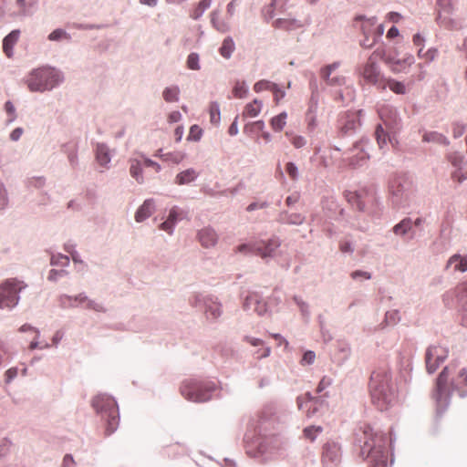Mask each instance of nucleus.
<instances>
[{
	"mask_svg": "<svg viewBox=\"0 0 467 467\" xmlns=\"http://www.w3.org/2000/svg\"><path fill=\"white\" fill-rule=\"evenodd\" d=\"M453 391L461 397L467 395V368L461 367L456 359L451 360L438 376L432 398L440 408H443Z\"/></svg>",
	"mask_w": 467,
	"mask_h": 467,
	"instance_id": "nucleus-1",
	"label": "nucleus"
},
{
	"mask_svg": "<svg viewBox=\"0 0 467 467\" xmlns=\"http://www.w3.org/2000/svg\"><path fill=\"white\" fill-rule=\"evenodd\" d=\"M371 402L378 410L384 411L392 407L398 400V386L389 368L386 366L373 370L368 384Z\"/></svg>",
	"mask_w": 467,
	"mask_h": 467,
	"instance_id": "nucleus-2",
	"label": "nucleus"
},
{
	"mask_svg": "<svg viewBox=\"0 0 467 467\" xmlns=\"http://www.w3.org/2000/svg\"><path fill=\"white\" fill-rule=\"evenodd\" d=\"M359 441L361 454L382 462L386 460L387 439L380 431H375L369 425H365L361 431Z\"/></svg>",
	"mask_w": 467,
	"mask_h": 467,
	"instance_id": "nucleus-3",
	"label": "nucleus"
},
{
	"mask_svg": "<svg viewBox=\"0 0 467 467\" xmlns=\"http://www.w3.org/2000/svg\"><path fill=\"white\" fill-rule=\"evenodd\" d=\"M385 59V48L378 47L368 57V61L360 68V75L368 84L377 86L379 88L385 89L386 83L383 75L379 70L378 60Z\"/></svg>",
	"mask_w": 467,
	"mask_h": 467,
	"instance_id": "nucleus-4",
	"label": "nucleus"
},
{
	"mask_svg": "<svg viewBox=\"0 0 467 467\" xmlns=\"http://www.w3.org/2000/svg\"><path fill=\"white\" fill-rule=\"evenodd\" d=\"M62 80L60 73L52 67L34 70L27 78L28 88L35 91L51 89Z\"/></svg>",
	"mask_w": 467,
	"mask_h": 467,
	"instance_id": "nucleus-5",
	"label": "nucleus"
},
{
	"mask_svg": "<svg viewBox=\"0 0 467 467\" xmlns=\"http://www.w3.org/2000/svg\"><path fill=\"white\" fill-rule=\"evenodd\" d=\"M92 405L106 420V434L110 435L119 425V411L115 400L109 397L98 396L93 399Z\"/></svg>",
	"mask_w": 467,
	"mask_h": 467,
	"instance_id": "nucleus-6",
	"label": "nucleus"
},
{
	"mask_svg": "<svg viewBox=\"0 0 467 467\" xmlns=\"http://www.w3.org/2000/svg\"><path fill=\"white\" fill-rule=\"evenodd\" d=\"M215 389L214 384H203L197 381H185L181 387L182 395L193 402H204L212 398Z\"/></svg>",
	"mask_w": 467,
	"mask_h": 467,
	"instance_id": "nucleus-7",
	"label": "nucleus"
},
{
	"mask_svg": "<svg viewBox=\"0 0 467 467\" xmlns=\"http://www.w3.org/2000/svg\"><path fill=\"white\" fill-rule=\"evenodd\" d=\"M26 285L17 279H7L0 285V307H14L19 300L18 293Z\"/></svg>",
	"mask_w": 467,
	"mask_h": 467,
	"instance_id": "nucleus-8",
	"label": "nucleus"
},
{
	"mask_svg": "<svg viewBox=\"0 0 467 467\" xmlns=\"http://www.w3.org/2000/svg\"><path fill=\"white\" fill-rule=\"evenodd\" d=\"M280 246L277 239H270L267 242L256 241L243 244L237 247V252L244 254H256L262 258L272 256L274 252Z\"/></svg>",
	"mask_w": 467,
	"mask_h": 467,
	"instance_id": "nucleus-9",
	"label": "nucleus"
},
{
	"mask_svg": "<svg viewBox=\"0 0 467 467\" xmlns=\"http://www.w3.org/2000/svg\"><path fill=\"white\" fill-rule=\"evenodd\" d=\"M449 348L442 345H432L429 347L425 353V364L427 372L434 373L440 366L447 359Z\"/></svg>",
	"mask_w": 467,
	"mask_h": 467,
	"instance_id": "nucleus-10",
	"label": "nucleus"
},
{
	"mask_svg": "<svg viewBox=\"0 0 467 467\" xmlns=\"http://www.w3.org/2000/svg\"><path fill=\"white\" fill-rule=\"evenodd\" d=\"M456 0H437V17L436 21L441 26L447 29H453L456 26V22L448 16L452 14L454 10V4Z\"/></svg>",
	"mask_w": 467,
	"mask_h": 467,
	"instance_id": "nucleus-11",
	"label": "nucleus"
},
{
	"mask_svg": "<svg viewBox=\"0 0 467 467\" xmlns=\"http://www.w3.org/2000/svg\"><path fill=\"white\" fill-rule=\"evenodd\" d=\"M360 114L361 110L342 113L337 120L339 130L347 134L358 129L360 126Z\"/></svg>",
	"mask_w": 467,
	"mask_h": 467,
	"instance_id": "nucleus-12",
	"label": "nucleus"
},
{
	"mask_svg": "<svg viewBox=\"0 0 467 467\" xmlns=\"http://www.w3.org/2000/svg\"><path fill=\"white\" fill-rule=\"evenodd\" d=\"M60 302L64 307H75L85 304L86 307L88 309H93L98 312L104 311V307L101 304L89 300L84 294H79L75 297L62 296L60 297Z\"/></svg>",
	"mask_w": 467,
	"mask_h": 467,
	"instance_id": "nucleus-13",
	"label": "nucleus"
},
{
	"mask_svg": "<svg viewBox=\"0 0 467 467\" xmlns=\"http://www.w3.org/2000/svg\"><path fill=\"white\" fill-rule=\"evenodd\" d=\"M341 449L338 443L327 441L323 447L322 462L326 466L336 465L340 462Z\"/></svg>",
	"mask_w": 467,
	"mask_h": 467,
	"instance_id": "nucleus-14",
	"label": "nucleus"
},
{
	"mask_svg": "<svg viewBox=\"0 0 467 467\" xmlns=\"http://www.w3.org/2000/svg\"><path fill=\"white\" fill-rule=\"evenodd\" d=\"M384 62L389 67L390 70L394 73L406 72V70L414 63L412 55H408L402 59H395L387 56L385 52Z\"/></svg>",
	"mask_w": 467,
	"mask_h": 467,
	"instance_id": "nucleus-15",
	"label": "nucleus"
},
{
	"mask_svg": "<svg viewBox=\"0 0 467 467\" xmlns=\"http://www.w3.org/2000/svg\"><path fill=\"white\" fill-rule=\"evenodd\" d=\"M339 63H333L322 68L321 78L329 85H343L345 78L341 75L331 77L332 73L338 67Z\"/></svg>",
	"mask_w": 467,
	"mask_h": 467,
	"instance_id": "nucleus-16",
	"label": "nucleus"
},
{
	"mask_svg": "<svg viewBox=\"0 0 467 467\" xmlns=\"http://www.w3.org/2000/svg\"><path fill=\"white\" fill-rule=\"evenodd\" d=\"M183 211L180 210L178 207H172L170 211L169 216L165 222H163L160 228L169 234L172 232V228L174 224L183 219L184 217Z\"/></svg>",
	"mask_w": 467,
	"mask_h": 467,
	"instance_id": "nucleus-17",
	"label": "nucleus"
},
{
	"mask_svg": "<svg viewBox=\"0 0 467 467\" xmlns=\"http://www.w3.org/2000/svg\"><path fill=\"white\" fill-rule=\"evenodd\" d=\"M382 121L389 127L396 124L398 119L397 110L389 105H382L378 109Z\"/></svg>",
	"mask_w": 467,
	"mask_h": 467,
	"instance_id": "nucleus-18",
	"label": "nucleus"
},
{
	"mask_svg": "<svg viewBox=\"0 0 467 467\" xmlns=\"http://www.w3.org/2000/svg\"><path fill=\"white\" fill-rule=\"evenodd\" d=\"M368 159V153L364 150L363 145L358 143L351 150L349 164L353 167L361 166Z\"/></svg>",
	"mask_w": 467,
	"mask_h": 467,
	"instance_id": "nucleus-19",
	"label": "nucleus"
},
{
	"mask_svg": "<svg viewBox=\"0 0 467 467\" xmlns=\"http://www.w3.org/2000/svg\"><path fill=\"white\" fill-rule=\"evenodd\" d=\"M244 308L247 310L253 309L259 316L265 315L267 312L266 304L264 301L259 300L254 295L246 297Z\"/></svg>",
	"mask_w": 467,
	"mask_h": 467,
	"instance_id": "nucleus-20",
	"label": "nucleus"
},
{
	"mask_svg": "<svg viewBox=\"0 0 467 467\" xmlns=\"http://www.w3.org/2000/svg\"><path fill=\"white\" fill-rule=\"evenodd\" d=\"M154 210L155 204L153 199L145 200L142 205L137 210L135 213V220L138 223L143 222L152 214Z\"/></svg>",
	"mask_w": 467,
	"mask_h": 467,
	"instance_id": "nucleus-21",
	"label": "nucleus"
},
{
	"mask_svg": "<svg viewBox=\"0 0 467 467\" xmlns=\"http://www.w3.org/2000/svg\"><path fill=\"white\" fill-rule=\"evenodd\" d=\"M20 36L19 30L11 31L3 40V51L8 57H12L14 54V47Z\"/></svg>",
	"mask_w": 467,
	"mask_h": 467,
	"instance_id": "nucleus-22",
	"label": "nucleus"
},
{
	"mask_svg": "<svg viewBox=\"0 0 467 467\" xmlns=\"http://www.w3.org/2000/svg\"><path fill=\"white\" fill-rule=\"evenodd\" d=\"M262 108L263 102L260 99H254L245 105L242 116L243 118H254L259 115Z\"/></svg>",
	"mask_w": 467,
	"mask_h": 467,
	"instance_id": "nucleus-23",
	"label": "nucleus"
},
{
	"mask_svg": "<svg viewBox=\"0 0 467 467\" xmlns=\"http://www.w3.org/2000/svg\"><path fill=\"white\" fill-rule=\"evenodd\" d=\"M199 240L202 246L210 247L216 244L217 235L213 229L205 228L200 231Z\"/></svg>",
	"mask_w": 467,
	"mask_h": 467,
	"instance_id": "nucleus-24",
	"label": "nucleus"
},
{
	"mask_svg": "<svg viewBox=\"0 0 467 467\" xmlns=\"http://www.w3.org/2000/svg\"><path fill=\"white\" fill-rule=\"evenodd\" d=\"M161 150H159L155 156L161 158L163 161L178 164L182 162L185 158V153L182 151H172L167 153H161Z\"/></svg>",
	"mask_w": 467,
	"mask_h": 467,
	"instance_id": "nucleus-25",
	"label": "nucleus"
},
{
	"mask_svg": "<svg viewBox=\"0 0 467 467\" xmlns=\"http://www.w3.org/2000/svg\"><path fill=\"white\" fill-rule=\"evenodd\" d=\"M96 160L100 166L106 167L110 161L109 149L104 144H98L96 148Z\"/></svg>",
	"mask_w": 467,
	"mask_h": 467,
	"instance_id": "nucleus-26",
	"label": "nucleus"
},
{
	"mask_svg": "<svg viewBox=\"0 0 467 467\" xmlns=\"http://www.w3.org/2000/svg\"><path fill=\"white\" fill-rule=\"evenodd\" d=\"M198 176V173L193 169H188L180 172L175 179V182L179 185H183L193 182Z\"/></svg>",
	"mask_w": 467,
	"mask_h": 467,
	"instance_id": "nucleus-27",
	"label": "nucleus"
},
{
	"mask_svg": "<svg viewBox=\"0 0 467 467\" xmlns=\"http://www.w3.org/2000/svg\"><path fill=\"white\" fill-rule=\"evenodd\" d=\"M454 265L455 271L465 272L467 271V256L454 254L448 261V265Z\"/></svg>",
	"mask_w": 467,
	"mask_h": 467,
	"instance_id": "nucleus-28",
	"label": "nucleus"
},
{
	"mask_svg": "<svg viewBox=\"0 0 467 467\" xmlns=\"http://www.w3.org/2000/svg\"><path fill=\"white\" fill-rule=\"evenodd\" d=\"M235 48L234 42L231 37H226L223 41L222 47L219 49V52L222 57L224 58H230Z\"/></svg>",
	"mask_w": 467,
	"mask_h": 467,
	"instance_id": "nucleus-29",
	"label": "nucleus"
},
{
	"mask_svg": "<svg viewBox=\"0 0 467 467\" xmlns=\"http://www.w3.org/2000/svg\"><path fill=\"white\" fill-rule=\"evenodd\" d=\"M287 114L282 112L277 116H275L270 120V125L275 131H281L286 124Z\"/></svg>",
	"mask_w": 467,
	"mask_h": 467,
	"instance_id": "nucleus-30",
	"label": "nucleus"
},
{
	"mask_svg": "<svg viewBox=\"0 0 467 467\" xmlns=\"http://www.w3.org/2000/svg\"><path fill=\"white\" fill-rule=\"evenodd\" d=\"M386 88H389L391 91L396 94H405L406 93V86L403 82L395 80L393 78H385Z\"/></svg>",
	"mask_w": 467,
	"mask_h": 467,
	"instance_id": "nucleus-31",
	"label": "nucleus"
},
{
	"mask_svg": "<svg viewBox=\"0 0 467 467\" xmlns=\"http://www.w3.org/2000/svg\"><path fill=\"white\" fill-rule=\"evenodd\" d=\"M130 173L139 183L143 182L142 167L139 161H130Z\"/></svg>",
	"mask_w": 467,
	"mask_h": 467,
	"instance_id": "nucleus-32",
	"label": "nucleus"
},
{
	"mask_svg": "<svg viewBox=\"0 0 467 467\" xmlns=\"http://www.w3.org/2000/svg\"><path fill=\"white\" fill-rule=\"evenodd\" d=\"M211 22L215 29L222 33H225L229 30L228 23L219 19V13L216 10L212 13Z\"/></svg>",
	"mask_w": 467,
	"mask_h": 467,
	"instance_id": "nucleus-33",
	"label": "nucleus"
},
{
	"mask_svg": "<svg viewBox=\"0 0 467 467\" xmlns=\"http://www.w3.org/2000/svg\"><path fill=\"white\" fill-rule=\"evenodd\" d=\"M411 220L410 218H405L394 226L393 232L398 235H404L411 229Z\"/></svg>",
	"mask_w": 467,
	"mask_h": 467,
	"instance_id": "nucleus-34",
	"label": "nucleus"
},
{
	"mask_svg": "<svg viewBox=\"0 0 467 467\" xmlns=\"http://www.w3.org/2000/svg\"><path fill=\"white\" fill-rule=\"evenodd\" d=\"M322 431L323 429L320 426H309L304 429L303 435L306 440L314 441L317 436L320 434Z\"/></svg>",
	"mask_w": 467,
	"mask_h": 467,
	"instance_id": "nucleus-35",
	"label": "nucleus"
},
{
	"mask_svg": "<svg viewBox=\"0 0 467 467\" xmlns=\"http://www.w3.org/2000/svg\"><path fill=\"white\" fill-rule=\"evenodd\" d=\"M423 141L426 142H438V143H447V139L442 135L435 131L427 132L423 135Z\"/></svg>",
	"mask_w": 467,
	"mask_h": 467,
	"instance_id": "nucleus-36",
	"label": "nucleus"
},
{
	"mask_svg": "<svg viewBox=\"0 0 467 467\" xmlns=\"http://www.w3.org/2000/svg\"><path fill=\"white\" fill-rule=\"evenodd\" d=\"M233 95L236 99H243L246 96L248 89L244 81H236L233 88Z\"/></svg>",
	"mask_w": 467,
	"mask_h": 467,
	"instance_id": "nucleus-37",
	"label": "nucleus"
},
{
	"mask_svg": "<svg viewBox=\"0 0 467 467\" xmlns=\"http://www.w3.org/2000/svg\"><path fill=\"white\" fill-rule=\"evenodd\" d=\"M457 298L462 307L467 305V281L457 286Z\"/></svg>",
	"mask_w": 467,
	"mask_h": 467,
	"instance_id": "nucleus-38",
	"label": "nucleus"
},
{
	"mask_svg": "<svg viewBox=\"0 0 467 467\" xmlns=\"http://www.w3.org/2000/svg\"><path fill=\"white\" fill-rule=\"evenodd\" d=\"M377 24L375 17L363 19L361 24V30L365 36H372L374 27Z\"/></svg>",
	"mask_w": 467,
	"mask_h": 467,
	"instance_id": "nucleus-39",
	"label": "nucleus"
},
{
	"mask_svg": "<svg viewBox=\"0 0 467 467\" xmlns=\"http://www.w3.org/2000/svg\"><path fill=\"white\" fill-rule=\"evenodd\" d=\"M179 92H180V90H179V88L177 87L167 88L163 91V99L167 102L177 101L178 100V97H179Z\"/></svg>",
	"mask_w": 467,
	"mask_h": 467,
	"instance_id": "nucleus-40",
	"label": "nucleus"
},
{
	"mask_svg": "<svg viewBox=\"0 0 467 467\" xmlns=\"http://www.w3.org/2000/svg\"><path fill=\"white\" fill-rule=\"evenodd\" d=\"M210 120L213 124H218L220 121V109L216 102H213L209 106Z\"/></svg>",
	"mask_w": 467,
	"mask_h": 467,
	"instance_id": "nucleus-41",
	"label": "nucleus"
},
{
	"mask_svg": "<svg viewBox=\"0 0 467 467\" xmlns=\"http://www.w3.org/2000/svg\"><path fill=\"white\" fill-rule=\"evenodd\" d=\"M210 5L211 0H201L192 14V17L195 19L199 18L203 12L210 7Z\"/></svg>",
	"mask_w": 467,
	"mask_h": 467,
	"instance_id": "nucleus-42",
	"label": "nucleus"
},
{
	"mask_svg": "<svg viewBox=\"0 0 467 467\" xmlns=\"http://www.w3.org/2000/svg\"><path fill=\"white\" fill-rule=\"evenodd\" d=\"M451 178L453 181L461 183L467 179V167H459L452 173Z\"/></svg>",
	"mask_w": 467,
	"mask_h": 467,
	"instance_id": "nucleus-43",
	"label": "nucleus"
},
{
	"mask_svg": "<svg viewBox=\"0 0 467 467\" xmlns=\"http://www.w3.org/2000/svg\"><path fill=\"white\" fill-rule=\"evenodd\" d=\"M202 136V130L198 125H192L187 137L188 140L198 141Z\"/></svg>",
	"mask_w": 467,
	"mask_h": 467,
	"instance_id": "nucleus-44",
	"label": "nucleus"
},
{
	"mask_svg": "<svg viewBox=\"0 0 467 467\" xmlns=\"http://www.w3.org/2000/svg\"><path fill=\"white\" fill-rule=\"evenodd\" d=\"M69 38V35L63 29H56L53 32H51L48 36V39L50 41H58L61 39L68 40Z\"/></svg>",
	"mask_w": 467,
	"mask_h": 467,
	"instance_id": "nucleus-45",
	"label": "nucleus"
},
{
	"mask_svg": "<svg viewBox=\"0 0 467 467\" xmlns=\"http://www.w3.org/2000/svg\"><path fill=\"white\" fill-rule=\"evenodd\" d=\"M375 135L379 148H383L387 143V134L381 125L377 126Z\"/></svg>",
	"mask_w": 467,
	"mask_h": 467,
	"instance_id": "nucleus-46",
	"label": "nucleus"
},
{
	"mask_svg": "<svg viewBox=\"0 0 467 467\" xmlns=\"http://www.w3.org/2000/svg\"><path fill=\"white\" fill-rule=\"evenodd\" d=\"M272 88H275V83L265 79L260 80L254 85V90L257 93L263 90H271Z\"/></svg>",
	"mask_w": 467,
	"mask_h": 467,
	"instance_id": "nucleus-47",
	"label": "nucleus"
},
{
	"mask_svg": "<svg viewBox=\"0 0 467 467\" xmlns=\"http://www.w3.org/2000/svg\"><path fill=\"white\" fill-rule=\"evenodd\" d=\"M187 67L192 70H199V56L196 53H191L187 57Z\"/></svg>",
	"mask_w": 467,
	"mask_h": 467,
	"instance_id": "nucleus-48",
	"label": "nucleus"
},
{
	"mask_svg": "<svg viewBox=\"0 0 467 467\" xmlns=\"http://www.w3.org/2000/svg\"><path fill=\"white\" fill-rule=\"evenodd\" d=\"M221 306L217 303H212V305L208 306L206 308V314L212 318L218 317L221 315Z\"/></svg>",
	"mask_w": 467,
	"mask_h": 467,
	"instance_id": "nucleus-49",
	"label": "nucleus"
},
{
	"mask_svg": "<svg viewBox=\"0 0 467 467\" xmlns=\"http://www.w3.org/2000/svg\"><path fill=\"white\" fill-rule=\"evenodd\" d=\"M348 200L349 202H351L353 205H356V207L358 210H363L364 204L360 201V196L356 192H350L348 194Z\"/></svg>",
	"mask_w": 467,
	"mask_h": 467,
	"instance_id": "nucleus-50",
	"label": "nucleus"
},
{
	"mask_svg": "<svg viewBox=\"0 0 467 467\" xmlns=\"http://www.w3.org/2000/svg\"><path fill=\"white\" fill-rule=\"evenodd\" d=\"M384 33V26L383 25H376L372 33L373 41L370 44L364 43L363 46L366 47H370L373 44H375L378 37L381 36Z\"/></svg>",
	"mask_w": 467,
	"mask_h": 467,
	"instance_id": "nucleus-51",
	"label": "nucleus"
},
{
	"mask_svg": "<svg viewBox=\"0 0 467 467\" xmlns=\"http://www.w3.org/2000/svg\"><path fill=\"white\" fill-rule=\"evenodd\" d=\"M290 142L295 148L300 149L306 145V140L305 139V137L300 135H292Z\"/></svg>",
	"mask_w": 467,
	"mask_h": 467,
	"instance_id": "nucleus-52",
	"label": "nucleus"
},
{
	"mask_svg": "<svg viewBox=\"0 0 467 467\" xmlns=\"http://www.w3.org/2000/svg\"><path fill=\"white\" fill-rule=\"evenodd\" d=\"M293 24L292 20L280 18L274 22V26L280 29H289Z\"/></svg>",
	"mask_w": 467,
	"mask_h": 467,
	"instance_id": "nucleus-53",
	"label": "nucleus"
},
{
	"mask_svg": "<svg viewBox=\"0 0 467 467\" xmlns=\"http://www.w3.org/2000/svg\"><path fill=\"white\" fill-rule=\"evenodd\" d=\"M332 384V379L327 376H324L320 382L318 383V386L317 388V392L321 393L324 389H326L327 387H329Z\"/></svg>",
	"mask_w": 467,
	"mask_h": 467,
	"instance_id": "nucleus-54",
	"label": "nucleus"
},
{
	"mask_svg": "<svg viewBox=\"0 0 467 467\" xmlns=\"http://www.w3.org/2000/svg\"><path fill=\"white\" fill-rule=\"evenodd\" d=\"M315 358H316L315 352L308 350V351L305 352V354L303 355V358L301 359V364L302 365H310L315 361Z\"/></svg>",
	"mask_w": 467,
	"mask_h": 467,
	"instance_id": "nucleus-55",
	"label": "nucleus"
},
{
	"mask_svg": "<svg viewBox=\"0 0 467 467\" xmlns=\"http://www.w3.org/2000/svg\"><path fill=\"white\" fill-rule=\"evenodd\" d=\"M306 122H307V129L309 130H314L317 125V117L311 111L307 112V114H306Z\"/></svg>",
	"mask_w": 467,
	"mask_h": 467,
	"instance_id": "nucleus-56",
	"label": "nucleus"
},
{
	"mask_svg": "<svg viewBox=\"0 0 467 467\" xmlns=\"http://www.w3.org/2000/svg\"><path fill=\"white\" fill-rule=\"evenodd\" d=\"M271 91L274 94V100L276 104L285 97V92L282 90L276 84H275V88H272Z\"/></svg>",
	"mask_w": 467,
	"mask_h": 467,
	"instance_id": "nucleus-57",
	"label": "nucleus"
},
{
	"mask_svg": "<svg viewBox=\"0 0 467 467\" xmlns=\"http://www.w3.org/2000/svg\"><path fill=\"white\" fill-rule=\"evenodd\" d=\"M285 171L291 179L295 180L297 177V168L293 162L286 164Z\"/></svg>",
	"mask_w": 467,
	"mask_h": 467,
	"instance_id": "nucleus-58",
	"label": "nucleus"
},
{
	"mask_svg": "<svg viewBox=\"0 0 467 467\" xmlns=\"http://www.w3.org/2000/svg\"><path fill=\"white\" fill-rule=\"evenodd\" d=\"M270 352L271 348L269 347H265L262 349L257 350L254 355L256 356V358H263L268 357Z\"/></svg>",
	"mask_w": 467,
	"mask_h": 467,
	"instance_id": "nucleus-59",
	"label": "nucleus"
},
{
	"mask_svg": "<svg viewBox=\"0 0 467 467\" xmlns=\"http://www.w3.org/2000/svg\"><path fill=\"white\" fill-rule=\"evenodd\" d=\"M351 277L353 279H357L358 277H364L365 279H370L371 275L368 272L357 270V271H354L351 273Z\"/></svg>",
	"mask_w": 467,
	"mask_h": 467,
	"instance_id": "nucleus-60",
	"label": "nucleus"
},
{
	"mask_svg": "<svg viewBox=\"0 0 467 467\" xmlns=\"http://www.w3.org/2000/svg\"><path fill=\"white\" fill-rule=\"evenodd\" d=\"M244 340L254 347H259V346L263 347L264 346L263 340H261L259 338H255V337H245Z\"/></svg>",
	"mask_w": 467,
	"mask_h": 467,
	"instance_id": "nucleus-61",
	"label": "nucleus"
},
{
	"mask_svg": "<svg viewBox=\"0 0 467 467\" xmlns=\"http://www.w3.org/2000/svg\"><path fill=\"white\" fill-rule=\"evenodd\" d=\"M8 200L5 189L0 188V209H4L7 205Z\"/></svg>",
	"mask_w": 467,
	"mask_h": 467,
	"instance_id": "nucleus-62",
	"label": "nucleus"
},
{
	"mask_svg": "<svg viewBox=\"0 0 467 467\" xmlns=\"http://www.w3.org/2000/svg\"><path fill=\"white\" fill-rule=\"evenodd\" d=\"M182 119V115L179 111H172L168 115V120L171 123H175L180 121Z\"/></svg>",
	"mask_w": 467,
	"mask_h": 467,
	"instance_id": "nucleus-63",
	"label": "nucleus"
},
{
	"mask_svg": "<svg viewBox=\"0 0 467 467\" xmlns=\"http://www.w3.org/2000/svg\"><path fill=\"white\" fill-rule=\"evenodd\" d=\"M387 18L389 21H390L392 23H398L401 19V16H400V14H399L397 12H389L387 15Z\"/></svg>",
	"mask_w": 467,
	"mask_h": 467,
	"instance_id": "nucleus-64",
	"label": "nucleus"
}]
</instances>
